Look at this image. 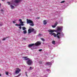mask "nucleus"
Segmentation results:
<instances>
[{
  "mask_svg": "<svg viewBox=\"0 0 77 77\" xmlns=\"http://www.w3.org/2000/svg\"><path fill=\"white\" fill-rule=\"evenodd\" d=\"M36 33V31H34V33Z\"/></svg>",
  "mask_w": 77,
  "mask_h": 77,
  "instance_id": "nucleus-36",
  "label": "nucleus"
},
{
  "mask_svg": "<svg viewBox=\"0 0 77 77\" xmlns=\"http://www.w3.org/2000/svg\"><path fill=\"white\" fill-rule=\"evenodd\" d=\"M35 46H38V45H41V43L40 42H37L35 44Z\"/></svg>",
  "mask_w": 77,
  "mask_h": 77,
  "instance_id": "nucleus-8",
  "label": "nucleus"
},
{
  "mask_svg": "<svg viewBox=\"0 0 77 77\" xmlns=\"http://www.w3.org/2000/svg\"><path fill=\"white\" fill-rule=\"evenodd\" d=\"M56 30L54 29H49L48 30V31L49 32V34L51 36H53V35L54 37H57L59 39L61 38L62 36L64 35V34L62 32H57V34L53 33V32H56Z\"/></svg>",
  "mask_w": 77,
  "mask_h": 77,
  "instance_id": "nucleus-1",
  "label": "nucleus"
},
{
  "mask_svg": "<svg viewBox=\"0 0 77 77\" xmlns=\"http://www.w3.org/2000/svg\"><path fill=\"white\" fill-rule=\"evenodd\" d=\"M2 0V1H4V0Z\"/></svg>",
  "mask_w": 77,
  "mask_h": 77,
  "instance_id": "nucleus-38",
  "label": "nucleus"
},
{
  "mask_svg": "<svg viewBox=\"0 0 77 77\" xmlns=\"http://www.w3.org/2000/svg\"><path fill=\"white\" fill-rule=\"evenodd\" d=\"M1 11L2 12H4V10L3 9H1Z\"/></svg>",
  "mask_w": 77,
  "mask_h": 77,
  "instance_id": "nucleus-26",
  "label": "nucleus"
},
{
  "mask_svg": "<svg viewBox=\"0 0 77 77\" xmlns=\"http://www.w3.org/2000/svg\"><path fill=\"white\" fill-rule=\"evenodd\" d=\"M19 21H20V22H22V20H21V19H19Z\"/></svg>",
  "mask_w": 77,
  "mask_h": 77,
  "instance_id": "nucleus-24",
  "label": "nucleus"
},
{
  "mask_svg": "<svg viewBox=\"0 0 77 77\" xmlns=\"http://www.w3.org/2000/svg\"><path fill=\"white\" fill-rule=\"evenodd\" d=\"M24 40H26V39H24Z\"/></svg>",
  "mask_w": 77,
  "mask_h": 77,
  "instance_id": "nucleus-39",
  "label": "nucleus"
},
{
  "mask_svg": "<svg viewBox=\"0 0 77 77\" xmlns=\"http://www.w3.org/2000/svg\"><path fill=\"white\" fill-rule=\"evenodd\" d=\"M15 26H18L19 24H15Z\"/></svg>",
  "mask_w": 77,
  "mask_h": 77,
  "instance_id": "nucleus-29",
  "label": "nucleus"
},
{
  "mask_svg": "<svg viewBox=\"0 0 77 77\" xmlns=\"http://www.w3.org/2000/svg\"><path fill=\"white\" fill-rule=\"evenodd\" d=\"M21 71V69H20V68H16V70L15 71V73L17 74H19L20 72Z\"/></svg>",
  "mask_w": 77,
  "mask_h": 77,
  "instance_id": "nucleus-6",
  "label": "nucleus"
},
{
  "mask_svg": "<svg viewBox=\"0 0 77 77\" xmlns=\"http://www.w3.org/2000/svg\"><path fill=\"white\" fill-rule=\"evenodd\" d=\"M41 39H43V38H41Z\"/></svg>",
  "mask_w": 77,
  "mask_h": 77,
  "instance_id": "nucleus-42",
  "label": "nucleus"
},
{
  "mask_svg": "<svg viewBox=\"0 0 77 77\" xmlns=\"http://www.w3.org/2000/svg\"><path fill=\"white\" fill-rule=\"evenodd\" d=\"M5 73L6 75H8V74H9V72H6Z\"/></svg>",
  "mask_w": 77,
  "mask_h": 77,
  "instance_id": "nucleus-23",
  "label": "nucleus"
},
{
  "mask_svg": "<svg viewBox=\"0 0 77 77\" xmlns=\"http://www.w3.org/2000/svg\"><path fill=\"white\" fill-rule=\"evenodd\" d=\"M5 39H2V41H5Z\"/></svg>",
  "mask_w": 77,
  "mask_h": 77,
  "instance_id": "nucleus-33",
  "label": "nucleus"
},
{
  "mask_svg": "<svg viewBox=\"0 0 77 77\" xmlns=\"http://www.w3.org/2000/svg\"><path fill=\"white\" fill-rule=\"evenodd\" d=\"M21 75V73H20L17 76H16V77H20V76Z\"/></svg>",
  "mask_w": 77,
  "mask_h": 77,
  "instance_id": "nucleus-20",
  "label": "nucleus"
},
{
  "mask_svg": "<svg viewBox=\"0 0 77 77\" xmlns=\"http://www.w3.org/2000/svg\"><path fill=\"white\" fill-rule=\"evenodd\" d=\"M23 58H24V60H28L27 61H26V63L27 64L29 65H31L32 63H33V61L31 59H29V58H28L27 57H23Z\"/></svg>",
  "mask_w": 77,
  "mask_h": 77,
  "instance_id": "nucleus-3",
  "label": "nucleus"
},
{
  "mask_svg": "<svg viewBox=\"0 0 77 77\" xmlns=\"http://www.w3.org/2000/svg\"><path fill=\"white\" fill-rule=\"evenodd\" d=\"M22 0H13L10 2H7V3H8V5H10V6L11 9H13L15 8V7L14 6H17L18 5V3L21 2V1Z\"/></svg>",
  "mask_w": 77,
  "mask_h": 77,
  "instance_id": "nucleus-2",
  "label": "nucleus"
},
{
  "mask_svg": "<svg viewBox=\"0 0 77 77\" xmlns=\"http://www.w3.org/2000/svg\"><path fill=\"white\" fill-rule=\"evenodd\" d=\"M65 2V1H62L60 2L61 3H63Z\"/></svg>",
  "mask_w": 77,
  "mask_h": 77,
  "instance_id": "nucleus-22",
  "label": "nucleus"
},
{
  "mask_svg": "<svg viewBox=\"0 0 77 77\" xmlns=\"http://www.w3.org/2000/svg\"><path fill=\"white\" fill-rule=\"evenodd\" d=\"M29 69H30V70H32V69H33V67H29Z\"/></svg>",
  "mask_w": 77,
  "mask_h": 77,
  "instance_id": "nucleus-21",
  "label": "nucleus"
},
{
  "mask_svg": "<svg viewBox=\"0 0 77 77\" xmlns=\"http://www.w3.org/2000/svg\"><path fill=\"white\" fill-rule=\"evenodd\" d=\"M63 30V26H57V32H61Z\"/></svg>",
  "mask_w": 77,
  "mask_h": 77,
  "instance_id": "nucleus-5",
  "label": "nucleus"
},
{
  "mask_svg": "<svg viewBox=\"0 0 77 77\" xmlns=\"http://www.w3.org/2000/svg\"><path fill=\"white\" fill-rule=\"evenodd\" d=\"M43 23L44 24H47V22H46V20H44Z\"/></svg>",
  "mask_w": 77,
  "mask_h": 77,
  "instance_id": "nucleus-19",
  "label": "nucleus"
},
{
  "mask_svg": "<svg viewBox=\"0 0 77 77\" xmlns=\"http://www.w3.org/2000/svg\"><path fill=\"white\" fill-rule=\"evenodd\" d=\"M35 45L34 44H32L29 45H28V47H31L33 46V45Z\"/></svg>",
  "mask_w": 77,
  "mask_h": 77,
  "instance_id": "nucleus-10",
  "label": "nucleus"
},
{
  "mask_svg": "<svg viewBox=\"0 0 77 77\" xmlns=\"http://www.w3.org/2000/svg\"><path fill=\"white\" fill-rule=\"evenodd\" d=\"M57 22H56L54 24V25H52V27L53 28H55V27H56V26H57Z\"/></svg>",
  "mask_w": 77,
  "mask_h": 77,
  "instance_id": "nucleus-9",
  "label": "nucleus"
},
{
  "mask_svg": "<svg viewBox=\"0 0 77 77\" xmlns=\"http://www.w3.org/2000/svg\"><path fill=\"white\" fill-rule=\"evenodd\" d=\"M13 23H15V21H13Z\"/></svg>",
  "mask_w": 77,
  "mask_h": 77,
  "instance_id": "nucleus-32",
  "label": "nucleus"
},
{
  "mask_svg": "<svg viewBox=\"0 0 77 77\" xmlns=\"http://www.w3.org/2000/svg\"><path fill=\"white\" fill-rule=\"evenodd\" d=\"M22 29L23 30H26V27H22Z\"/></svg>",
  "mask_w": 77,
  "mask_h": 77,
  "instance_id": "nucleus-17",
  "label": "nucleus"
},
{
  "mask_svg": "<svg viewBox=\"0 0 77 77\" xmlns=\"http://www.w3.org/2000/svg\"><path fill=\"white\" fill-rule=\"evenodd\" d=\"M38 51H42V49H39V50H38Z\"/></svg>",
  "mask_w": 77,
  "mask_h": 77,
  "instance_id": "nucleus-27",
  "label": "nucleus"
},
{
  "mask_svg": "<svg viewBox=\"0 0 77 77\" xmlns=\"http://www.w3.org/2000/svg\"><path fill=\"white\" fill-rule=\"evenodd\" d=\"M42 36V35L41 34H39L38 35H37V37H41V36Z\"/></svg>",
  "mask_w": 77,
  "mask_h": 77,
  "instance_id": "nucleus-13",
  "label": "nucleus"
},
{
  "mask_svg": "<svg viewBox=\"0 0 77 77\" xmlns=\"http://www.w3.org/2000/svg\"><path fill=\"white\" fill-rule=\"evenodd\" d=\"M42 63V62L41 61H39V63Z\"/></svg>",
  "mask_w": 77,
  "mask_h": 77,
  "instance_id": "nucleus-28",
  "label": "nucleus"
},
{
  "mask_svg": "<svg viewBox=\"0 0 77 77\" xmlns=\"http://www.w3.org/2000/svg\"><path fill=\"white\" fill-rule=\"evenodd\" d=\"M3 25V23L0 22V26H2Z\"/></svg>",
  "mask_w": 77,
  "mask_h": 77,
  "instance_id": "nucleus-18",
  "label": "nucleus"
},
{
  "mask_svg": "<svg viewBox=\"0 0 77 77\" xmlns=\"http://www.w3.org/2000/svg\"><path fill=\"white\" fill-rule=\"evenodd\" d=\"M34 32V29L33 28L29 29H28L29 33H30L31 32Z\"/></svg>",
  "mask_w": 77,
  "mask_h": 77,
  "instance_id": "nucleus-7",
  "label": "nucleus"
},
{
  "mask_svg": "<svg viewBox=\"0 0 77 77\" xmlns=\"http://www.w3.org/2000/svg\"><path fill=\"white\" fill-rule=\"evenodd\" d=\"M23 34H26V33H27V30H24L23 31Z\"/></svg>",
  "mask_w": 77,
  "mask_h": 77,
  "instance_id": "nucleus-12",
  "label": "nucleus"
},
{
  "mask_svg": "<svg viewBox=\"0 0 77 77\" xmlns=\"http://www.w3.org/2000/svg\"><path fill=\"white\" fill-rule=\"evenodd\" d=\"M15 21H16V20H15Z\"/></svg>",
  "mask_w": 77,
  "mask_h": 77,
  "instance_id": "nucleus-43",
  "label": "nucleus"
},
{
  "mask_svg": "<svg viewBox=\"0 0 77 77\" xmlns=\"http://www.w3.org/2000/svg\"><path fill=\"white\" fill-rule=\"evenodd\" d=\"M20 24L21 25V26H24V24H23V23H24V22H20Z\"/></svg>",
  "mask_w": 77,
  "mask_h": 77,
  "instance_id": "nucleus-16",
  "label": "nucleus"
},
{
  "mask_svg": "<svg viewBox=\"0 0 77 77\" xmlns=\"http://www.w3.org/2000/svg\"><path fill=\"white\" fill-rule=\"evenodd\" d=\"M0 42H1V41H0Z\"/></svg>",
  "mask_w": 77,
  "mask_h": 77,
  "instance_id": "nucleus-40",
  "label": "nucleus"
},
{
  "mask_svg": "<svg viewBox=\"0 0 77 77\" xmlns=\"http://www.w3.org/2000/svg\"><path fill=\"white\" fill-rule=\"evenodd\" d=\"M19 29H21L22 27H21V26H20V27H19Z\"/></svg>",
  "mask_w": 77,
  "mask_h": 77,
  "instance_id": "nucleus-30",
  "label": "nucleus"
},
{
  "mask_svg": "<svg viewBox=\"0 0 77 77\" xmlns=\"http://www.w3.org/2000/svg\"><path fill=\"white\" fill-rule=\"evenodd\" d=\"M1 75H2L0 74V76H1Z\"/></svg>",
  "mask_w": 77,
  "mask_h": 77,
  "instance_id": "nucleus-37",
  "label": "nucleus"
},
{
  "mask_svg": "<svg viewBox=\"0 0 77 77\" xmlns=\"http://www.w3.org/2000/svg\"><path fill=\"white\" fill-rule=\"evenodd\" d=\"M23 22V23H25V22Z\"/></svg>",
  "mask_w": 77,
  "mask_h": 77,
  "instance_id": "nucleus-41",
  "label": "nucleus"
},
{
  "mask_svg": "<svg viewBox=\"0 0 77 77\" xmlns=\"http://www.w3.org/2000/svg\"><path fill=\"white\" fill-rule=\"evenodd\" d=\"M39 17H38L37 18V19H39Z\"/></svg>",
  "mask_w": 77,
  "mask_h": 77,
  "instance_id": "nucleus-35",
  "label": "nucleus"
},
{
  "mask_svg": "<svg viewBox=\"0 0 77 77\" xmlns=\"http://www.w3.org/2000/svg\"><path fill=\"white\" fill-rule=\"evenodd\" d=\"M21 24H19L18 26H21Z\"/></svg>",
  "mask_w": 77,
  "mask_h": 77,
  "instance_id": "nucleus-34",
  "label": "nucleus"
},
{
  "mask_svg": "<svg viewBox=\"0 0 77 77\" xmlns=\"http://www.w3.org/2000/svg\"><path fill=\"white\" fill-rule=\"evenodd\" d=\"M46 65H51V62H47L46 63Z\"/></svg>",
  "mask_w": 77,
  "mask_h": 77,
  "instance_id": "nucleus-11",
  "label": "nucleus"
},
{
  "mask_svg": "<svg viewBox=\"0 0 77 77\" xmlns=\"http://www.w3.org/2000/svg\"><path fill=\"white\" fill-rule=\"evenodd\" d=\"M25 73L26 74V76L27 77V72H26Z\"/></svg>",
  "mask_w": 77,
  "mask_h": 77,
  "instance_id": "nucleus-31",
  "label": "nucleus"
},
{
  "mask_svg": "<svg viewBox=\"0 0 77 77\" xmlns=\"http://www.w3.org/2000/svg\"><path fill=\"white\" fill-rule=\"evenodd\" d=\"M11 38V37L9 36H8L5 38H4V39H9Z\"/></svg>",
  "mask_w": 77,
  "mask_h": 77,
  "instance_id": "nucleus-14",
  "label": "nucleus"
},
{
  "mask_svg": "<svg viewBox=\"0 0 77 77\" xmlns=\"http://www.w3.org/2000/svg\"><path fill=\"white\" fill-rule=\"evenodd\" d=\"M55 42L54 41H53L52 43V44H53L54 45H55V44H56V43H55Z\"/></svg>",
  "mask_w": 77,
  "mask_h": 77,
  "instance_id": "nucleus-15",
  "label": "nucleus"
},
{
  "mask_svg": "<svg viewBox=\"0 0 77 77\" xmlns=\"http://www.w3.org/2000/svg\"><path fill=\"white\" fill-rule=\"evenodd\" d=\"M42 41H43V42H44V41H45V40L44 39H42Z\"/></svg>",
  "mask_w": 77,
  "mask_h": 77,
  "instance_id": "nucleus-25",
  "label": "nucleus"
},
{
  "mask_svg": "<svg viewBox=\"0 0 77 77\" xmlns=\"http://www.w3.org/2000/svg\"><path fill=\"white\" fill-rule=\"evenodd\" d=\"M26 20L27 24H30V25L31 26H34V23H33L32 21L28 19H26Z\"/></svg>",
  "mask_w": 77,
  "mask_h": 77,
  "instance_id": "nucleus-4",
  "label": "nucleus"
}]
</instances>
